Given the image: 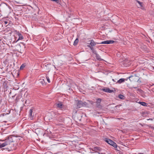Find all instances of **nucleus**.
<instances>
[{
  "label": "nucleus",
  "mask_w": 154,
  "mask_h": 154,
  "mask_svg": "<svg viewBox=\"0 0 154 154\" xmlns=\"http://www.w3.org/2000/svg\"><path fill=\"white\" fill-rule=\"evenodd\" d=\"M4 143L5 144V146L8 145L9 147L11 148L13 147V145H14L13 141L11 137H9L8 139H6L5 142Z\"/></svg>",
  "instance_id": "f257e3e1"
},
{
  "label": "nucleus",
  "mask_w": 154,
  "mask_h": 154,
  "mask_svg": "<svg viewBox=\"0 0 154 154\" xmlns=\"http://www.w3.org/2000/svg\"><path fill=\"white\" fill-rule=\"evenodd\" d=\"M128 78L130 80L131 82H141L140 81V78L139 76L136 75L131 76L129 77Z\"/></svg>",
  "instance_id": "f03ea898"
},
{
  "label": "nucleus",
  "mask_w": 154,
  "mask_h": 154,
  "mask_svg": "<svg viewBox=\"0 0 154 154\" xmlns=\"http://www.w3.org/2000/svg\"><path fill=\"white\" fill-rule=\"evenodd\" d=\"M77 106L78 108H80L82 106H86L87 105V103L85 102H83L81 101H78L76 102Z\"/></svg>",
  "instance_id": "7ed1b4c3"
},
{
  "label": "nucleus",
  "mask_w": 154,
  "mask_h": 154,
  "mask_svg": "<svg viewBox=\"0 0 154 154\" xmlns=\"http://www.w3.org/2000/svg\"><path fill=\"white\" fill-rule=\"evenodd\" d=\"M115 42L112 40H107L102 42L100 44H112L113 43Z\"/></svg>",
  "instance_id": "20e7f679"
},
{
  "label": "nucleus",
  "mask_w": 154,
  "mask_h": 154,
  "mask_svg": "<svg viewBox=\"0 0 154 154\" xmlns=\"http://www.w3.org/2000/svg\"><path fill=\"white\" fill-rule=\"evenodd\" d=\"M8 8V6L5 3H3L0 5V9L2 10H5Z\"/></svg>",
  "instance_id": "39448f33"
},
{
  "label": "nucleus",
  "mask_w": 154,
  "mask_h": 154,
  "mask_svg": "<svg viewBox=\"0 0 154 154\" xmlns=\"http://www.w3.org/2000/svg\"><path fill=\"white\" fill-rule=\"evenodd\" d=\"M51 64H47L44 65V68L47 70H48V71H49L51 69Z\"/></svg>",
  "instance_id": "423d86ee"
},
{
  "label": "nucleus",
  "mask_w": 154,
  "mask_h": 154,
  "mask_svg": "<svg viewBox=\"0 0 154 154\" xmlns=\"http://www.w3.org/2000/svg\"><path fill=\"white\" fill-rule=\"evenodd\" d=\"M102 90L105 92H108V93H112L113 91V90H110L108 88H105L102 89Z\"/></svg>",
  "instance_id": "0eeeda50"
},
{
  "label": "nucleus",
  "mask_w": 154,
  "mask_h": 154,
  "mask_svg": "<svg viewBox=\"0 0 154 154\" xmlns=\"http://www.w3.org/2000/svg\"><path fill=\"white\" fill-rule=\"evenodd\" d=\"M126 80L124 78H122L119 79L117 82V83L119 84H121L122 82H124ZM127 79H126V80H127Z\"/></svg>",
  "instance_id": "6e6552de"
},
{
  "label": "nucleus",
  "mask_w": 154,
  "mask_h": 154,
  "mask_svg": "<svg viewBox=\"0 0 154 154\" xmlns=\"http://www.w3.org/2000/svg\"><path fill=\"white\" fill-rule=\"evenodd\" d=\"M98 44L99 43H97L96 42H95L94 41L92 40L91 41V42L90 43V44L91 46H95L96 44Z\"/></svg>",
  "instance_id": "1a4fd4ad"
},
{
  "label": "nucleus",
  "mask_w": 154,
  "mask_h": 154,
  "mask_svg": "<svg viewBox=\"0 0 154 154\" xmlns=\"http://www.w3.org/2000/svg\"><path fill=\"white\" fill-rule=\"evenodd\" d=\"M95 57L97 60H102V59L100 58V56L97 53H95Z\"/></svg>",
  "instance_id": "9d476101"
},
{
  "label": "nucleus",
  "mask_w": 154,
  "mask_h": 154,
  "mask_svg": "<svg viewBox=\"0 0 154 154\" xmlns=\"http://www.w3.org/2000/svg\"><path fill=\"white\" fill-rule=\"evenodd\" d=\"M18 35L19 36V38L17 40V41L20 40H22L23 38V37L21 34L19 33Z\"/></svg>",
  "instance_id": "9b49d317"
},
{
  "label": "nucleus",
  "mask_w": 154,
  "mask_h": 154,
  "mask_svg": "<svg viewBox=\"0 0 154 154\" xmlns=\"http://www.w3.org/2000/svg\"><path fill=\"white\" fill-rule=\"evenodd\" d=\"M139 103L143 106H146V103L145 102H139Z\"/></svg>",
  "instance_id": "f8f14e48"
},
{
  "label": "nucleus",
  "mask_w": 154,
  "mask_h": 154,
  "mask_svg": "<svg viewBox=\"0 0 154 154\" xmlns=\"http://www.w3.org/2000/svg\"><path fill=\"white\" fill-rule=\"evenodd\" d=\"M32 109H30L29 110V116H30L31 117L32 116ZM30 119L31 120H32V117L30 118Z\"/></svg>",
  "instance_id": "ddd939ff"
},
{
  "label": "nucleus",
  "mask_w": 154,
  "mask_h": 154,
  "mask_svg": "<svg viewBox=\"0 0 154 154\" xmlns=\"http://www.w3.org/2000/svg\"><path fill=\"white\" fill-rule=\"evenodd\" d=\"M78 38H76V39L75 40L73 45H76L78 43Z\"/></svg>",
  "instance_id": "4468645a"
},
{
  "label": "nucleus",
  "mask_w": 154,
  "mask_h": 154,
  "mask_svg": "<svg viewBox=\"0 0 154 154\" xmlns=\"http://www.w3.org/2000/svg\"><path fill=\"white\" fill-rule=\"evenodd\" d=\"M119 97L122 99H124L125 98V96L122 94H119Z\"/></svg>",
  "instance_id": "2eb2a0df"
},
{
  "label": "nucleus",
  "mask_w": 154,
  "mask_h": 154,
  "mask_svg": "<svg viewBox=\"0 0 154 154\" xmlns=\"http://www.w3.org/2000/svg\"><path fill=\"white\" fill-rule=\"evenodd\" d=\"M57 107L59 108H62V104L61 103H59L57 104Z\"/></svg>",
  "instance_id": "dca6fc26"
},
{
  "label": "nucleus",
  "mask_w": 154,
  "mask_h": 154,
  "mask_svg": "<svg viewBox=\"0 0 154 154\" xmlns=\"http://www.w3.org/2000/svg\"><path fill=\"white\" fill-rule=\"evenodd\" d=\"M101 149L100 147H95L94 148L93 150L95 151H96L97 150H100Z\"/></svg>",
  "instance_id": "f3484780"
},
{
  "label": "nucleus",
  "mask_w": 154,
  "mask_h": 154,
  "mask_svg": "<svg viewBox=\"0 0 154 154\" xmlns=\"http://www.w3.org/2000/svg\"><path fill=\"white\" fill-rule=\"evenodd\" d=\"M101 99H100V98L98 99L97 100V104H99L101 102Z\"/></svg>",
  "instance_id": "a211bd4d"
},
{
  "label": "nucleus",
  "mask_w": 154,
  "mask_h": 154,
  "mask_svg": "<svg viewBox=\"0 0 154 154\" xmlns=\"http://www.w3.org/2000/svg\"><path fill=\"white\" fill-rule=\"evenodd\" d=\"M113 146L115 148L117 147V145L114 142H113V143L111 145Z\"/></svg>",
  "instance_id": "6ab92c4d"
},
{
  "label": "nucleus",
  "mask_w": 154,
  "mask_h": 154,
  "mask_svg": "<svg viewBox=\"0 0 154 154\" xmlns=\"http://www.w3.org/2000/svg\"><path fill=\"white\" fill-rule=\"evenodd\" d=\"M113 141L112 140H109V141H108V143L110 145H111L113 143Z\"/></svg>",
  "instance_id": "aec40b11"
},
{
  "label": "nucleus",
  "mask_w": 154,
  "mask_h": 154,
  "mask_svg": "<svg viewBox=\"0 0 154 154\" xmlns=\"http://www.w3.org/2000/svg\"><path fill=\"white\" fill-rule=\"evenodd\" d=\"M5 146V144H4V143H3L2 144H0V149L4 147Z\"/></svg>",
  "instance_id": "412c9836"
},
{
  "label": "nucleus",
  "mask_w": 154,
  "mask_h": 154,
  "mask_svg": "<svg viewBox=\"0 0 154 154\" xmlns=\"http://www.w3.org/2000/svg\"><path fill=\"white\" fill-rule=\"evenodd\" d=\"M137 2L139 4L140 6V7L142 6V3L141 2H140V1H137Z\"/></svg>",
  "instance_id": "4be33fe9"
},
{
  "label": "nucleus",
  "mask_w": 154,
  "mask_h": 154,
  "mask_svg": "<svg viewBox=\"0 0 154 154\" xmlns=\"http://www.w3.org/2000/svg\"><path fill=\"white\" fill-rule=\"evenodd\" d=\"M25 66V65L24 64H23L20 66V69H22L23 68H24Z\"/></svg>",
  "instance_id": "5701e85b"
},
{
  "label": "nucleus",
  "mask_w": 154,
  "mask_h": 154,
  "mask_svg": "<svg viewBox=\"0 0 154 154\" xmlns=\"http://www.w3.org/2000/svg\"><path fill=\"white\" fill-rule=\"evenodd\" d=\"M46 79H47V81L48 82V83H50V79H49V78L48 76H46Z\"/></svg>",
  "instance_id": "b1692460"
},
{
  "label": "nucleus",
  "mask_w": 154,
  "mask_h": 154,
  "mask_svg": "<svg viewBox=\"0 0 154 154\" xmlns=\"http://www.w3.org/2000/svg\"><path fill=\"white\" fill-rule=\"evenodd\" d=\"M88 46L89 47L91 50H92L93 49V48L91 47L92 46L90 45H88Z\"/></svg>",
  "instance_id": "393cba45"
},
{
  "label": "nucleus",
  "mask_w": 154,
  "mask_h": 154,
  "mask_svg": "<svg viewBox=\"0 0 154 154\" xmlns=\"http://www.w3.org/2000/svg\"><path fill=\"white\" fill-rule=\"evenodd\" d=\"M137 91L140 92H141L142 91L140 89H137Z\"/></svg>",
  "instance_id": "a878e982"
},
{
  "label": "nucleus",
  "mask_w": 154,
  "mask_h": 154,
  "mask_svg": "<svg viewBox=\"0 0 154 154\" xmlns=\"http://www.w3.org/2000/svg\"><path fill=\"white\" fill-rule=\"evenodd\" d=\"M109 140H110V139H107V140H106V141L107 143H108V141H109Z\"/></svg>",
  "instance_id": "bb28decb"
},
{
  "label": "nucleus",
  "mask_w": 154,
  "mask_h": 154,
  "mask_svg": "<svg viewBox=\"0 0 154 154\" xmlns=\"http://www.w3.org/2000/svg\"><path fill=\"white\" fill-rule=\"evenodd\" d=\"M91 104H93V102L91 101H88Z\"/></svg>",
  "instance_id": "cd10ccee"
},
{
  "label": "nucleus",
  "mask_w": 154,
  "mask_h": 154,
  "mask_svg": "<svg viewBox=\"0 0 154 154\" xmlns=\"http://www.w3.org/2000/svg\"><path fill=\"white\" fill-rule=\"evenodd\" d=\"M4 23L5 24H5H7L8 23V22H7L6 21H5L4 22Z\"/></svg>",
  "instance_id": "c85d7f7f"
},
{
  "label": "nucleus",
  "mask_w": 154,
  "mask_h": 154,
  "mask_svg": "<svg viewBox=\"0 0 154 154\" xmlns=\"http://www.w3.org/2000/svg\"><path fill=\"white\" fill-rule=\"evenodd\" d=\"M112 81H114V82H116L115 81V80H114V79H112Z\"/></svg>",
  "instance_id": "c756f323"
},
{
  "label": "nucleus",
  "mask_w": 154,
  "mask_h": 154,
  "mask_svg": "<svg viewBox=\"0 0 154 154\" xmlns=\"http://www.w3.org/2000/svg\"><path fill=\"white\" fill-rule=\"evenodd\" d=\"M41 82H42V84H43V82L42 81Z\"/></svg>",
  "instance_id": "7c9ffc66"
},
{
  "label": "nucleus",
  "mask_w": 154,
  "mask_h": 154,
  "mask_svg": "<svg viewBox=\"0 0 154 154\" xmlns=\"http://www.w3.org/2000/svg\"><path fill=\"white\" fill-rule=\"evenodd\" d=\"M134 88H137V87H134Z\"/></svg>",
  "instance_id": "2f4dec72"
},
{
  "label": "nucleus",
  "mask_w": 154,
  "mask_h": 154,
  "mask_svg": "<svg viewBox=\"0 0 154 154\" xmlns=\"http://www.w3.org/2000/svg\"><path fill=\"white\" fill-rule=\"evenodd\" d=\"M42 80H43V81L44 82V79H43Z\"/></svg>",
  "instance_id": "473e14b6"
},
{
  "label": "nucleus",
  "mask_w": 154,
  "mask_h": 154,
  "mask_svg": "<svg viewBox=\"0 0 154 154\" xmlns=\"http://www.w3.org/2000/svg\"><path fill=\"white\" fill-rule=\"evenodd\" d=\"M27 101V100H26V103Z\"/></svg>",
  "instance_id": "72a5a7b5"
}]
</instances>
